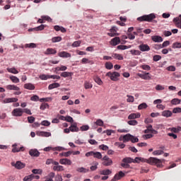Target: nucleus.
Segmentation results:
<instances>
[{"label":"nucleus","mask_w":181,"mask_h":181,"mask_svg":"<svg viewBox=\"0 0 181 181\" xmlns=\"http://www.w3.org/2000/svg\"><path fill=\"white\" fill-rule=\"evenodd\" d=\"M144 161L145 163H148L149 165H156L157 168H162V162H163V159L150 157L148 159L146 158V160Z\"/></svg>","instance_id":"nucleus-1"},{"label":"nucleus","mask_w":181,"mask_h":181,"mask_svg":"<svg viewBox=\"0 0 181 181\" xmlns=\"http://www.w3.org/2000/svg\"><path fill=\"white\" fill-rule=\"evenodd\" d=\"M153 19H156V16L155 13H150L139 17L137 21H139V22H151Z\"/></svg>","instance_id":"nucleus-2"},{"label":"nucleus","mask_w":181,"mask_h":181,"mask_svg":"<svg viewBox=\"0 0 181 181\" xmlns=\"http://www.w3.org/2000/svg\"><path fill=\"white\" fill-rule=\"evenodd\" d=\"M119 76H121V74H119V73L117 71H114V72L109 71L106 74V76L110 77L112 81H118L119 80V78H118Z\"/></svg>","instance_id":"nucleus-3"},{"label":"nucleus","mask_w":181,"mask_h":181,"mask_svg":"<svg viewBox=\"0 0 181 181\" xmlns=\"http://www.w3.org/2000/svg\"><path fill=\"white\" fill-rule=\"evenodd\" d=\"M12 115L13 117H22L23 115V109L16 108L12 111Z\"/></svg>","instance_id":"nucleus-4"},{"label":"nucleus","mask_w":181,"mask_h":181,"mask_svg":"<svg viewBox=\"0 0 181 181\" xmlns=\"http://www.w3.org/2000/svg\"><path fill=\"white\" fill-rule=\"evenodd\" d=\"M11 166H13L14 168H16V169H23V168H25V166H26V164L22 163L21 161H16V163H11Z\"/></svg>","instance_id":"nucleus-5"},{"label":"nucleus","mask_w":181,"mask_h":181,"mask_svg":"<svg viewBox=\"0 0 181 181\" xmlns=\"http://www.w3.org/2000/svg\"><path fill=\"white\" fill-rule=\"evenodd\" d=\"M52 150L54 151H58L59 152H61V151H65L66 148H64V147H62V146H57V147H54V148H53V147H46V148H44V151L45 152H49V151H52Z\"/></svg>","instance_id":"nucleus-6"},{"label":"nucleus","mask_w":181,"mask_h":181,"mask_svg":"<svg viewBox=\"0 0 181 181\" xmlns=\"http://www.w3.org/2000/svg\"><path fill=\"white\" fill-rule=\"evenodd\" d=\"M103 160H104L103 162V166H111L112 165V160L107 156L103 158Z\"/></svg>","instance_id":"nucleus-7"},{"label":"nucleus","mask_w":181,"mask_h":181,"mask_svg":"<svg viewBox=\"0 0 181 181\" xmlns=\"http://www.w3.org/2000/svg\"><path fill=\"white\" fill-rule=\"evenodd\" d=\"M12 151L13 153H16V152H21L25 151V148L23 146L19 147L18 144H15L12 145Z\"/></svg>","instance_id":"nucleus-8"},{"label":"nucleus","mask_w":181,"mask_h":181,"mask_svg":"<svg viewBox=\"0 0 181 181\" xmlns=\"http://www.w3.org/2000/svg\"><path fill=\"white\" fill-rule=\"evenodd\" d=\"M125 176V173L122 171H119L118 173L115 174L114 177L112 179V181L119 180Z\"/></svg>","instance_id":"nucleus-9"},{"label":"nucleus","mask_w":181,"mask_h":181,"mask_svg":"<svg viewBox=\"0 0 181 181\" xmlns=\"http://www.w3.org/2000/svg\"><path fill=\"white\" fill-rule=\"evenodd\" d=\"M29 155H30V156H34L35 158H37L40 156V152H39V151H37V149L36 148L30 149L29 151Z\"/></svg>","instance_id":"nucleus-10"},{"label":"nucleus","mask_w":181,"mask_h":181,"mask_svg":"<svg viewBox=\"0 0 181 181\" xmlns=\"http://www.w3.org/2000/svg\"><path fill=\"white\" fill-rule=\"evenodd\" d=\"M18 98H5L1 102L3 104H9V103H17Z\"/></svg>","instance_id":"nucleus-11"},{"label":"nucleus","mask_w":181,"mask_h":181,"mask_svg":"<svg viewBox=\"0 0 181 181\" xmlns=\"http://www.w3.org/2000/svg\"><path fill=\"white\" fill-rule=\"evenodd\" d=\"M121 43V39L119 37H115L111 40L110 44L112 46H117Z\"/></svg>","instance_id":"nucleus-12"},{"label":"nucleus","mask_w":181,"mask_h":181,"mask_svg":"<svg viewBox=\"0 0 181 181\" xmlns=\"http://www.w3.org/2000/svg\"><path fill=\"white\" fill-rule=\"evenodd\" d=\"M151 40L155 43H161V42H163V38L159 35H153L151 37Z\"/></svg>","instance_id":"nucleus-13"},{"label":"nucleus","mask_w":181,"mask_h":181,"mask_svg":"<svg viewBox=\"0 0 181 181\" xmlns=\"http://www.w3.org/2000/svg\"><path fill=\"white\" fill-rule=\"evenodd\" d=\"M139 49L141 50V52H149V50H151V47H149L148 45L146 44L140 45L139 46Z\"/></svg>","instance_id":"nucleus-14"},{"label":"nucleus","mask_w":181,"mask_h":181,"mask_svg":"<svg viewBox=\"0 0 181 181\" xmlns=\"http://www.w3.org/2000/svg\"><path fill=\"white\" fill-rule=\"evenodd\" d=\"M58 56L59 57H63V58L67 59L69 57H71V54H70L67 52H65V51H62V52H60L58 53Z\"/></svg>","instance_id":"nucleus-15"},{"label":"nucleus","mask_w":181,"mask_h":181,"mask_svg":"<svg viewBox=\"0 0 181 181\" xmlns=\"http://www.w3.org/2000/svg\"><path fill=\"white\" fill-rule=\"evenodd\" d=\"M173 22L177 28L181 29V15H180L179 17L175 18Z\"/></svg>","instance_id":"nucleus-16"},{"label":"nucleus","mask_w":181,"mask_h":181,"mask_svg":"<svg viewBox=\"0 0 181 181\" xmlns=\"http://www.w3.org/2000/svg\"><path fill=\"white\" fill-rule=\"evenodd\" d=\"M107 35L111 37H114V36H118V33H117V28L115 27L112 28L110 30V33H107Z\"/></svg>","instance_id":"nucleus-17"},{"label":"nucleus","mask_w":181,"mask_h":181,"mask_svg":"<svg viewBox=\"0 0 181 181\" xmlns=\"http://www.w3.org/2000/svg\"><path fill=\"white\" fill-rule=\"evenodd\" d=\"M6 90H13V91H21V88L16 85H8L6 86Z\"/></svg>","instance_id":"nucleus-18"},{"label":"nucleus","mask_w":181,"mask_h":181,"mask_svg":"<svg viewBox=\"0 0 181 181\" xmlns=\"http://www.w3.org/2000/svg\"><path fill=\"white\" fill-rule=\"evenodd\" d=\"M37 135L39 136H45L46 138L52 136V133L49 132H37Z\"/></svg>","instance_id":"nucleus-19"},{"label":"nucleus","mask_w":181,"mask_h":181,"mask_svg":"<svg viewBox=\"0 0 181 181\" xmlns=\"http://www.w3.org/2000/svg\"><path fill=\"white\" fill-rule=\"evenodd\" d=\"M59 163L61 165H71V161L69 158H61L59 160Z\"/></svg>","instance_id":"nucleus-20"},{"label":"nucleus","mask_w":181,"mask_h":181,"mask_svg":"<svg viewBox=\"0 0 181 181\" xmlns=\"http://www.w3.org/2000/svg\"><path fill=\"white\" fill-rule=\"evenodd\" d=\"M172 115H173V113H172L170 110H164L162 112V116L165 117V118H169V117H172Z\"/></svg>","instance_id":"nucleus-21"},{"label":"nucleus","mask_w":181,"mask_h":181,"mask_svg":"<svg viewBox=\"0 0 181 181\" xmlns=\"http://www.w3.org/2000/svg\"><path fill=\"white\" fill-rule=\"evenodd\" d=\"M57 53V51L53 48H47V50L45 52V54L49 55V54H56Z\"/></svg>","instance_id":"nucleus-22"},{"label":"nucleus","mask_w":181,"mask_h":181,"mask_svg":"<svg viewBox=\"0 0 181 181\" xmlns=\"http://www.w3.org/2000/svg\"><path fill=\"white\" fill-rule=\"evenodd\" d=\"M149 73H146L144 74H139V77H140L141 78H142L143 80H151V78H152L150 76H149Z\"/></svg>","instance_id":"nucleus-23"},{"label":"nucleus","mask_w":181,"mask_h":181,"mask_svg":"<svg viewBox=\"0 0 181 181\" xmlns=\"http://www.w3.org/2000/svg\"><path fill=\"white\" fill-rule=\"evenodd\" d=\"M69 130L71 131V132H78L79 129L78 127H77V124L74 123L71 124L69 127Z\"/></svg>","instance_id":"nucleus-24"},{"label":"nucleus","mask_w":181,"mask_h":181,"mask_svg":"<svg viewBox=\"0 0 181 181\" xmlns=\"http://www.w3.org/2000/svg\"><path fill=\"white\" fill-rule=\"evenodd\" d=\"M54 30H56L57 32H59V30H60V32H62V33H66V32H67V30H66V28H63V27H60L59 25H55L54 27Z\"/></svg>","instance_id":"nucleus-25"},{"label":"nucleus","mask_w":181,"mask_h":181,"mask_svg":"<svg viewBox=\"0 0 181 181\" xmlns=\"http://www.w3.org/2000/svg\"><path fill=\"white\" fill-rule=\"evenodd\" d=\"M24 88H25V90H35V85L31 83H25L24 85Z\"/></svg>","instance_id":"nucleus-26"},{"label":"nucleus","mask_w":181,"mask_h":181,"mask_svg":"<svg viewBox=\"0 0 181 181\" xmlns=\"http://www.w3.org/2000/svg\"><path fill=\"white\" fill-rule=\"evenodd\" d=\"M141 117V114L139 113H132L129 115V119H135L136 118H139Z\"/></svg>","instance_id":"nucleus-27"},{"label":"nucleus","mask_w":181,"mask_h":181,"mask_svg":"<svg viewBox=\"0 0 181 181\" xmlns=\"http://www.w3.org/2000/svg\"><path fill=\"white\" fill-rule=\"evenodd\" d=\"M59 87H60V83H51L48 86V90H53V88H59Z\"/></svg>","instance_id":"nucleus-28"},{"label":"nucleus","mask_w":181,"mask_h":181,"mask_svg":"<svg viewBox=\"0 0 181 181\" xmlns=\"http://www.w3.org/2000/svg\"><path fill=\"white\" fill-rule=\"evenodd\" d=\"M53 170L55 172H63V170H64V168L62 165H54L53 167Z\"/></svg>","instance_id":"nucleus-29"},{"label":"nucleus","mask_w":181,"mask_h":181,"mask_svg":"<svg viewBox=\"0 0 181 181\" xmlns=\"http://www.w3.org/2000/svg\"><path fill=\"white\" fill-rule=\"evenodd\" d=\"M146 158L141 157H136L135 159H133V163H139V162H143L145 163Z\"/></svg>","instance_id":"nucleus-30"},{"label":"nucleus","mask_w":181,"mask_h":181,"mask_svg":"<svg viewBox=\"0 0 181 181\" xmlns=\"http://www.w3.org/2000/svg\"><path fill=\"white\" fill-rule=\"evenodd\" d=\"M112 57L117 59V60H124V57L120 54H112Z\"/></svg>","instance_id":"nucleus-31"},{"label":"nucleus","mask_w":181,"mask_h":181,"mask_svg":"<svg viewBox=\"0 0 181 181\" xmlns=\"http://www.w3.org/2000/svg\"><path fill=\"white\" fill-rule=\"evenodd\" d=\"M146 128L151 131V134H153V135H156L158 134V131L153 129V127L151 124L146 126Z\"/></svg>","instance_id":"nucleus-32"},{"label":"nucleus","mask_w":181,"mask_h":181,"mask_svg":"<svg viewBox=\"0 0 181 181\" xmlns=\"http://www.w3.org/2000/svg\"><path fill=\"white\" fill-rule=\"evenodd\" d=\"M7 71H8V73H11L12 74H18V73H19V71H18L15 67L13 68H7L6 69Z\"/></svg>","instance_id":"nucleus-33"},{"label":"nucleus","mask_w":181,"mask_h":181,"mask_svg":"<svg viewBox=\"0 0 181 181\" xmlns=\"http://www.w3.org/2000/svg\"><path fill=\"white\" fill-rule=\"evenodd\" d=\"M71 76H73L71 72L64 71L61 74V77H64L65 78L66 77H71Z\"/></svg>","instance_id":"nucleus-34"},{"label":"nucleus","mask_w":181,"mask_h":181,"mask_svg":"<svg viewBox=\"0 0 181 181\" xmlns=\"http://www.w3.org/2000/svg\"><path fill=\"white\" fill-rule=\"evenodd\" d=\"M122 162H124V163H134V159L129 157L127 158H124L122 160Z\"/></svg>","instance_id":"nucleus-35"},{"label":"nucleus","mask_w":181,"mask_h":181,"mask_svg":"<svg viewBox=\"0 0 181 181\" xmlns=\"http://www.w3.org/2000/svg\"><path fill=\"white\" fill-rule=\"evenodd\" d=\"M131 136L132 135L130 134H127L123 136V142H128L131 141Z\"/></svg>","instance_id":"nucleus-36"},{"label":"nucleus","mask_w":181,"mask_h":181,"mask_svg":"<svg viewBox=\"0 0 181 181\" xmlns=\"http://www.w3.org/2000/svg\"><path fill=\"white\" fill-rule=\"evenodd\" d=\"M10 80L12 81V83H15L16 84L19 83L20 80L18 77L15 76H11L9 77Z\"/></svg>","instance_id":"nucleus-37"},{"label":"nucleus","mask_w":181,"mask_h":181,"mask_svg":"<svg viewBox=\"0 0 181 181\" xmlns=\"http://www.w3.org/2000/svg\"><path fill=\"white\" fill-rule=\"evenodd\" d=\"M93 80L97 83V84H98V86H103V81L101 80V78H100V77L95 76L93 78Z\"/></svg>","instance_id":"nucleus-38"},{"label":"nucleus","mask_w":181,"mask_h":181,"mask_svg":"<svg viewBox=\"0 0 181 181\" xmlns=\"http://www.w3.org/2000/svg\"><path fill=\"white\" fill-rule=\"evenodd\" d=\"M23 181H32L33 180V174H30L23 177Z\"/></svg>","instance_id":"nucleus-39"},{"label":"nucleus","mask_w":181,"mask_h":181,"mask_svg":"<svg viewBox=\"0 0 181 181\" xmlns=\"http://www.w3.org/2000/svg\"><path fill=\"white\" fill-rule=\"evenodd\" d=\"M173 49H181V42H174L172 45Z\"/></svg>","instance_id":"nucleus-40"},{"label":"nucleus","mask_w":181,"mask_h":181,"mask_svg":"<svg viewBox=\"0 0 181 181\" xmlns=\"http://www.w3.org/2000/svg\"><path fill=\"white\" fill-rule=\"evenodd\" d=\"M71 153H73V151L64 152V153H59V156H64L65 158H69V156H70Z\"/></svg>","instance_id":"nucleus-41"},{"label":"nucleus","mask_w":181,"mask_h":181,"mask_svg":"<svg viewBox=\"0 0 181 181\" xmlns=\"http://www.w3.org/2000/svg\"><path fill=\"white\" fill-rule=\"evenodd\" d=\"M105 69H107V70H111L112 69H113L114 65L112 64V63L111 62H106L105 64Z\"/></svg>","instance_id":"nucleus-42"},{"label":"nucleus","mask_w":181,"mask_h":181,"mask_svg":"<svg viewBox=\"0 0 181 181\" xmlns=\"http://www.w3.org/2000/svg\"><path fill=\"white\" fill-rule=\"evenodd\" d=\"M62 37H59V36L54 37L52 39V43H57V42H62Z\"/></svg>","instance_id":"nucleus-43"},{"label":"nucleus","mask_w":181,"mask_h":181,"mask_svg":"<svg viewBox=\"0 0 181 181\" xmlns=\"http://www.w3.org/2000/svg\"><path fill=\"white\" fill-rule=\"evenodd\" d=\"M130 53L133 56H139L141 54V52L139 50H136V49H131Z\"/></svg>","instance_id":"nucleus-44"},{"label":"nucleus","mask_w":181,"mask_h":181,"mask_svg":"<svg viewBox=\"0 0 181 181\" xmlns=\"http://www.w3.org/2000/svg\"><path fill=\"white\" fill-rule=\"evenodd\" d=\"M146 108H148V105L146 103H141L138 106V110H145Z\"/></svg>","instance_id":"nucleus-45"},{"label":"nucleus","mask_w":181,"mask_h":181,"mask_svg":"<svg viewBox=\"0 0 181 181\" xmlns=\"http://www.w3.org/2000/svg\"><path fill=\"white\" fill-rule=\"evenodd\" d=\"M111 173H112V172L110 170H103L101 171L100 175L107 176L108 175H111Z\"/></svg>","instance_id":"nucleus-46"},{"label":"nucleus","mask_w":181,"mask_h":181,"mask_svg":"<svg viewBox=\"0 0 181 181\" xmlns=\"http://www.w3.org/2000/svg\"><path fill=\"white\" fill-rule=\"evenodd\" d=\"M32 173H33V175H42L43 171L41 169H33Z\"/></svg>","instance_id":"nucleus-47"},{"label":"nucleus","mask_w":181,"mask_h":181,"mask_svg":"<svg viewBox=\"0 0 181 181\" xmlns=\"http://www.w3.org/2000/svg\"><path fill=\"white\" fill-rule=\"evenodd\" d=\"M130 47H131V45H129V47L127 45H119L117 47L118 50H127V49H129Z\"/></svg>","instance_id":"nucleus-48"},{"label":"nucleus","mask_w":181,"mask_h":181,"mask_svg":"<svg viewBox=\"0 0 181 181\" xmlns=\"http://www.w3.org/2000/svg\"><path fill=\"white\" fill-rule=\"evenodd\" d=\"M180 103L181 100L177 98H174L171 100V104H173V105H177V104H180Z\"/></svg>","instance_id":"nucleus-49"},{"label":"nucleus","mask_w":181,"mask_h":181,"mask_svg":"<svg viewBox=\"0 0 181 181\" xmlns=\"http://www.w3.org/2000/svg\"><path fill=\"white\" fill-rule=\"evenodd\" d=\"M163 153H164L163 150H156L153 152V155H154V156L163 155Z\"/></svg>","instance_id":"nucleus-50"},{"label":"nucleus","mask_w":181,"mask_h":181,"mask_svg":"<svg viewBox=\"0 0 181 181\" xmlns=\"http://www.w3.org/2000/svg\"><path fill=\"white\" fill-rule=\"evenodd\" d=\"M93 165L90 166V170L92 171L97 170V169H98V163L94 162Z\"/></svg>","instance_id":"nucleus-51"},{"label":"nucleus","mask_w":181,"mask_h":181,"mask_svg":"<svg viewBox=\"0 0 181 181\" xmlns=\"http://www.w3.org/2000/svg\"><path fill=\"white\" fill-rule=\"evenodd\" d=\"M93 157L97 158V159H102L103 158V154L100 152H94L93 153Z\"/></svg>","instance_id":"nucleus-52"},{"label":"nucleus","mask_w":181,"mask_h":181,"mask_svg":"<svg viewBox=\"0 0 181 181\" xmlns=\"http://www.w3.org/2000/svg\"><path fill=\"white\" fill-rule=\"evenodd\" d=\"M84 87L86 90H88L89 88H93V84L90 83V82L85 81Z\"/></svg>","instance_id":"nucleus-53"},{"label":"nucleus","mask_w":181,"mask_h":181,"mask_svg":"<svg viewBox=\"0 0 181 181\" xmlns=\"http://www.w3.org/2000/svg\"><path fill=\"white\" fill-rule=\"evenodd\" d=\"M77 172H80V173H87L89 171L88 169L84 168L83 167L78 168Z\"/></svg>","instance_id":"nucleus-54"},{"label":"nucleus","mask_w":181,"mask_h":181,"mask_svg":"<svg viewBox=\"0 0 181 181\" xmlns=\"http://www.w3.org/2000/svg\"><path fill=\"white\" fill-rule=\"evenodd\" d=\"M130 141L132 142V144H135L136 142H139V139L132 135L130 137Z\"/></svg>","instance_id":"nucleus-55"},{"label":"nucleus","mask_w":181,"mask_h":181,"mask_svg":"<svg viewBox=\"0 0 181 181\" xmlns=\"http://www.w3.org/2000/svg\"><path fill=\"white\" fill-rule=\"evenodd\" d=\"M127 103H134V96L131 95H127Z\"/></svg>","instance_id":"nucleus-56"},{"label":"nucleus","mask_w":181,"mask_h":181,"mask_svg":"<svg viewBox=\"0 0 181 181\" xmlns=\"http://www.w3.org/2000/svg\"><path fill=\"white\" fill-rule=\"evenodd\" d=\"M46 108H49V104L42 103L40 107V110H42V111H44V110H45Z\"/></svg>","instance_id":"nucleus-57"},{"label":"nucleus","mask_w":181,"mask_h":181,"mask_svg":"<svg viewBox=\"0 0 181 181\" xmlns=\"http://www.w3.org/2000/svg\"><path fill=\"white\" fill-rule=\"evenodd\" d=\"M141 69H143V70H146L147 71H149L151 70V66L149 65L144 64L140 66Z\"/></svg>","instance_id":"nucleus-58"},{"label":"nucleus","mask_w":181,"mask_h":181,"mask_svg":"<svg viewBox=\"0 0 181 181\" xmlns=\"http://www.w3.org/2000/svg\"><path fill=\"white\" fill-rule=\"evenodd\" d=\"M81 45V41H75L72 44V47H78Z\"/></svg>","instance_id":"nucleus-59"},{"label":"nucleus","mask_w":181,"mask_h":181,"mask_svg":"<svg viewBox=\"0 0 181 181\" xmlns=\"http://www.w3.org/2000/svg\"><path fill=\"white\" fill-rule=\"evenodd\" d=\"M45 28H46V25L42 24V25H41L37 28H35L33 29H34V30H36L37 32L39 30H43V29H45Z\"/></svg>","instance_id":"nucleus-60"},{"label":"nucleus","mask_w":181,"mask_h":181,"mask_svg":"<svg viewBox=\"0 0 181 181\" xmlns=\"http://www.w3.org/2000/svg\"><path fill=\"white\" fill-rule=\"evenodd\" d=\"M40 78V80H47L48 78H50V77L49 75L41 74Z\"/></svg>","instance_id":"nucleus-61"},{"label":"nucleus","mask_w":181,"mask_h":181,"mask_svg":"<svg viewBox=\"0 0 181 181\" xmlns=\"http://www.w3.org/2000/svg\"><path fill=\"white\" fill-rule=\"evenodd\" d=\"M25 47H28L30 49H35L36 47V44L35 43H30V44H26Z\"/></svg>","instance_id":"nucleus-62"},{"label":"nucleus","mask_w":181,"mask_h":181,"mask_svg":"<svg viewBox=\"0 0 181 181\" xmlns=\"http://www.w3.org/2000/svg\"><path fill=\"white\" fill-rule=\"evenodd\" d=\"M173 114H179L181 112V107H175L173 110Z\"/></svg>","instance_id":"nucleus-63"},{"label":"nucleus","mask_w":181,"mask_h":181,"mask_svg":"<svg viewBox=\"0 0 181 181\" xmlns=\"http://www.w3.org/2000/svg\"><path fill=\"white\" fill-rule=\"evenodd\" d=\"M55 181H63V177L58 174L55 176Z\"/></svg>","instance_id":"nucleus-64"}]
</instances>
